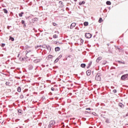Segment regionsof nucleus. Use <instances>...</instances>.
I'll return each mask as SVG.
<instances>
[{
    "instance_id": "f257e3e1",
    "label": "nucleus",
    "mask_w": 128,
    "mask_h": 128,
    "mask_svg": "<svg viewBox=\"0 0 128 128\" xmlns=\"http://www.w3.org/2000/svg\"><path fill=\"white\" fill-rule=\"evenodd\" d=\"M100 76H102V73L98 72L96 74L95 78L96 80L100 82V80H102V78H100Z\"/></svg>"
},
{
    "instance_id": "f03ea898",
    "label": "nucleus",
    "mask_w": 128,
    "mask_h": 128,
    "mask_svg": "<svg viewBox=\"0 0 128 128\" xmlns=\"http://www.w3.org/2000/svg\"><path fill=\"white\" fill-rule=\"evenodd\" d=\"M126 79L128 80V74H124L120 77L121 80H126Z\"/></svg>"
},
{
    "instance_id": "7ed1b4c3",
    "label": "nucleus",
    "mask_w": 128,
    "mask_h": 128,
    "mask_svg": "<svg viewBox=\"0 0 128 128\" xmlns=\"http://www.w3.org/2000/svg\"><path fill=\"white\" fill-rule=\"evenodd\" d=\"M54 124H56V121L50 120L48 126V128H52V126H54Z\"/></svg>"
},
{
    "instance_id": "20e7f679",
    "label": "nucleus",
    "mask_w": 128,
    "mask_h": 128,
    "mask_svg": "<svg viewBox=\"0 0 128 128\" xmlns=\"http://www.w3.org/2000/svg\"><path fill=\"white\" fill-rule=\"evenodd\" d=\"M92 34L90 33L85 34V38H92Z\"/></svg>"
},
{
    "instance_id": "39448f33",
    "label": "nucleus",
    "mask_w": 128,
    "mask_h": 128,
    "mask_svg": "<svg viewBox=\"0 0 128 128\" xmlns=\"http://www.w3.org/2000/svg\"><path fill=\"white\" fill-rule=\"evenodd\" d=\"M24 114V111L22 110L21 109H18V116H22Z\"/></svg>"
},
{
    "instance_id": "423d86ee",
    "label": "nucleus",
    "mask_w": 128,
    "mask_h": 128,
    "mask_svg": "<svg viewBox=\"0 0 128 128\" xmlns=\"http://www.w3.org/2000/svg\"><path fill=\"white\" fill-rule=\"evenodd\" d=\"M115 48H116V50H118L120 52H123L124 50H122V48H120L118 46H115Z\"/></svg>"
},
{
    "instance_id": "0eeeda50",
    "label": "nucleus",
    "mask_w": 128,
    "mask_h": 128,
    "mask_svg": "<svg viewBox=\"0 0 128 128\" xmlns=\"http://www.w3.org/2000/svg\"><path fill=\"white\" fill-rule=\"evenodd\" d=\"M21 24H22L23 25V27L24 28H26V21H24V20H22Z\"/></svg>"
},
{
    "instance_id": "6e6552de",
    "label": "nucleus",
    "mask_w": 128,
    "mask_h": 128,
    "mask_svg": "<svg viewBox=\"0 0 128 128\" xmlns=\"http://www.w3.org/2000/svg\"><path fill=\"white\" fill-rule=\"evenodd\" d=\"M76 26V22L72 23L70 26V29L72 30V28H74Z\"/></svg>"
},
{
    "instance_id": "1a4fd4ad",
    "label": "nucleus",
    "mask_w": 128,
    "mask_h": 128,
    "mask_svg": "<svg viewBox=\"0 0 128 128\" xmlns=\"http://www.w3.org/2000/svg\"><path fill=\"white\" fill-rule=\"evenodd\" d=\"M28 70H34V66L32 64H30L28 66Z\"/></svg>"
},
{
    "instance_id": "9d476101",
    "label": "nucleus",
    "mask_w": 128,
    "mask_h": 128,
    "mask_svg": "<svg viewBox=\"0 0 128 128\" xmlns=\"http://www.w3.org/2000/svg\"><path fill=\"white\" fill-rule=\"evenodd\" d=\"M118 106L121 108H124V105L120 102L118 103Z\"/></svg>"
},
{
    "instance_id": "9b49d317",
    "label": "nucleus",
    "mask_w": 128,
    "mask_h": 128,
    "mask_svg": "<svg viewBox=\"0 0 128 128\" xmlns=\"http://www.w3.org/2000/svg\"><path fill=\"white\" fill-rule=\"evenodd\" d=\"M116 62L119 64H126V62L124 61H122V60H117Z\"/></svg>"
},
{
    "instance_id": "f8f14e48",
    "label": "nucleus",
    "mask_w": 128,
    "mask_h": 128,
    "mask_svg": "<svg viewBox=\"0 0 128 128\" xmlns=\"http://www.w3.org/2000/svg\"><path fill=\"white\" fill-rule=\"evenodd\" d=\"M86 75L88 76H90L91 74H92V70H88L86 71Z\"/></svg>"
},
{
    "instance_id": "ddd939ff",
    "label": "nucleus",
    "mask_w": 128,
    "mask_h": 128,
    "mask_svg": "<svg viewBox=\"0 0 128 128\" xmlns=\"http://www.w3.org/2000/svg\"><path fill=\"white\" fill-rule=\"evenodd\" d=\"M58 4H60V8H62L64 6V2H62V1H59Z\"/></svg>"
},
{
    "instance_id": "4468645a",
    "label": "nucleus",
    "mask_w": 128,
    "mask_h": 128,
    "mask_svg": "<svg viewBox=\"0 0 128 128\" xmlns=\"http://www.w3.org/2000/svg\"><path fill=\"white\" fill-rule=\"evenodd\" d=\"M34 64H38V62H40V59H36L34 60Z\"/></svg>"
},
{
    "instance_id": "2eb2a0df",
    "label": "nucleus",
    "mask_w": 128,
    "mask_h": 128,
    "mask_svg": "<svg viewBox=\"0 0 128 128\" xmlns=\"http://www.w3.org/2000/svg\"><path fill=\"white\" fill-rule=\"evenodd\" d=\"M102 56L98 57L96 60V62H98V63L100 62V60H102Z\"/></svg>"
},
{
    "instance_id": "dca6fc26",
    "label": "nucleus",
    "mask_w": 128,
    "mask_h": 128,
    "mask_svg": "<svg viewBox=\"0 0 128 128\" xmlns=\"http://www.w3.org/2000/svg\"><path fill=\"white\" fill-rule=\"evenodd\" d=\"M92 61H90V62L88 64V66L86 67V68H89L92 66Z\"/></svg>"
},
{
    "instance_id": "f3484780",
    "label": "nucleus",
    "mask_w": 128,
    "mask_h": 128,
    "mask_svg": "<svg viewBox=\"0 0 128 128\" xmlns=\"http://www.w3.org/2000/svg\"><path fill=\"white\" fill-rule=\"evenodd\" d=\"M105 120V122H106V124H110V119L108 118H106V119Z\"/></svg>"
},
{
    "instance_id": "a211bd4d",
    "label": "nucleus",
    "mask_w": 128,
    "mask_h": 128,
    "mask_svg": "<svg viewBox=\"0 0 128 128\" xmlns=\"http://www.w3.org/2000/svg\"><path fill=\"white\" fill-rule=\"evenodd\" d=\"M9 40H11V42H14V38L12 36H9Z\"/></svg>"
},
{
    "instance_id": "6ab92c4d",
    "label": "nucleus",
    "mask_w": 128,
    "mask_h": 128,
    "mask_svg": "<svg viewBox=\"0 0 128 128\" xmlns=\"http://www.w3.org/2000/svg\"><path fill=\"white\" fill-rule=\"evenodd\" d=\"M24 14V12H21L20 13L18 14V16L20 18H22V16Z\"/></svg>"
},
{
    "instance_id": "aec40b11",
    "label": "nucleus",
    "mask_w": 128,
    "mask_h": 128,
    "mask_svg": "<svg viewBox=\"0 0 128 128\" xmlns=\"http://www.w3.org/2000/svg\"><path fill=\"white\" fill-rule=\"evenodd\" d=\"M86 4V1L83 0L82 2H78V5L79 6H82V4Z\"/></svg>"
},
{
    "instance_id": "412c9836",
    "label": "nucleus",
    "mask_w": 128,
    "mask_h": 128,
    "mask_svg": "<svg viewBox=\"0 0 128 128\" xmlns=\"http://www.w3.org/2000/svg\"><path fill=\"white\" fill-rule=\"evenodd\" d=\"M80 66L81 68H86V64L84 63H82L80 64Z\"/></svg>"
},
{
    "instance_id": "4be33fe9",
    "label": "nucleus",
    "mask_w": 128,
    "mask_h": 128,
    "mask_svg": "<svg viewBox=\"0 0 128 128\" xmlns=\"http://www.w3.org/2000/svg\"><path fill=\"white\" fill-rule=\"evenodd\" d=\"M46 48L50 52V51L52 50V47L50 45H48Z\"/></svg>"
},
{
    "instance_id": "5701e85b",
    "label": "nucleus",
    "mask_w": 128,
    "mask_h": 128,
    "mask_svg": "<svg viewBox=\"0 0 128 128\" xmlns=\"http://www.w3.org/2000/svg\"><path fill=\"white\" fill-rule=\"evenodd\" d=\"M60 48L56 46L55 48V52H60Z\"/></svg>"
},
{
    "instance_id": "b1692460",
    "label": "nucleus",
    "mask_w": 128,
    "mask_h": 128,
    "mask_svg": "<svg viewBox=\"0 0 128 128\" xmlns=\"http://www.w3.org/2000/svg\"><path fill=\"white\" fill-rule=\"evenodd\" d=\"M2 10L4 14H8V11L6 10V8H4Z\"/></svg>"
},
{
    "instance_id": "393cba45",
    "label": "nucleus",
    "mask_w": 128,
    "mask_h": 128,
    "mask_svg": "<svg viewBox=\"0 0 128 128\" xmlns=\"http://www.w3.org/2000/svg\"><path fill=\"white\" fill-rule=\"evenodd\" d=\"M17 92H22V88L20 86H19L17 88Z\"/></svg>"
},
{
    "instance_id": "a878e982",
    "label": "nucleus",
    "mask_w": 128,
    "mask_h": 128,
    "mask_svg": "<svg viewBox=\"0 0 128 128\" xmlns=\"http://www.w3.org/2000/svg\"><path fill=\"white\" fill-rule=\"evenodd\" d=\"M106 4L107 6H110V4H112V2H110V0H108L106 2Z\"/></svg>"
},
{
    "instance_id": "bb28decb",
    "label": "nucleus",
    "mask_w": 128,
    "mask_h": 128,
    "mask_svg": "<svg viewBox=\"0 0 128 128\" xmlns=\"http://www.w3.org/2000/svg\"><path fill=\"white\" fill-rule=\"evenodd\" d=\"M38 48H42V45H37L36 46H35L36 50H38Z\"/></svg>"
},
{
    "instance_id": "cd10ccee",
    "label": "nucleus",
    "mask_w": 128,
    "mask_h": 128,
    "mask_svg": "<svg viewBox=\"0 0 128 128\" xmlns=\"http://www.w3.org/2000/svg\"><path fill=\"white\" fill-rule=\"evenodd\" d=\"M18 60H20V62H24V57L20 56Z\"/></svg>"
},
{
    "instance_id": "c85d7f7f",
    "label": "nucleus",
    "mask_w": 128,
    "mask_h": 128,
    "mask_svg": "<svg viewBox=\"0 0 128 128\" xmlns=\"http://www.w3.org/2000/svg\"><path fill=\"white\" fill-rule=\"evenodd\" d=\"M38 18H35L32 19V20L33 22H38Z\"/></svg>"
},
{
    "instance_id": "c756f323",
    "label": "nucleus",
    "mask_w": 128,
    "mask_h": 128,
    "mask_svg": "<svg viewBox=\"0 0 128 128\" xmlns=\"http://www.w3.org/2000/svg\"><path fill=\"white\" fill-rule=\"evenodd\" d=\"M84 26H88V22H84Z\"/></svg>"
},
{
    "instance_id": "7c9ffc66",
    "label": "nucleus",
    "mask_w": 128,
    "mask_h": 128,
    "mask_svg": "<svg viewBox=\"0 0 128 128\" xmlns=\"http://www.w3.org/2000/svg\"><path fill=\"white\" fill-rule=\"evenodd\" d=\"M102 22H104V20H102V17H100L98 20V22L100 24Z\"/></svg>"
},
{
    "instance_id": "2f4dec72",
    "label": "nucleus",
    "mask_w": 128,
    "mask_h": 128,
    "mask_svg": "<svg viewBox=\"0 0 128 128\" xmlns=\"http://www.w3.org/2000/svg\"><path fill=\"white\" fill-rule=\"evenodd\" d=\"M0 46H1V48H4V46H6V44L2 43L0 44Z\"/></svg>"
},
{
    "instance_id": "473e14b6",
    "label": "nucleus",
    "mask_w": 128,
    "mask_h": 128,
    "mask_svg": "<svg viewBox=\"0 0 128 128\" xmlns=\"http://www.w3.org/2000/svg\"><path fill=\"white\" fill-rule=\"evenodd\" d=\"M48 45H46V44H43V45L42 46V48H48Z\"/></svg>"
},
{
    "instance_id": "72a5a7b5",
    "label": "nucleus",
    "mask_w": 128,
    "mask_h": 128,
    "mask_svg": "<svg viewBox=\"0 0 128 128\" xmlns=\"http://www.w3.org/2000/svg\"><path fill=\"white\" fill-rule=\"evenodd\" d=\"M6 86H10V82H6Z\"/></svg>"
},
{
    "instance_id": "f704fd0d",
    "label": "nucleus",
    "mask_w": 128,
    "mask_h": 128,
    "mask_svg": "<svg viewBox=\"0 0 128 128\" xmlns=\"http://www.w3.org/2000/svg\"><path fill=\"white\" fill-rule=\"evenodd\" d=\"M58 38V35H56V34H54V35H53V38Z\"/></svg>"
},
{
    "instance_id": "c9c22d12",
    "label": "nucleus",
    "mask_w": 128,
    "mask_h": 128,
    "mask_svg": "<svg viewBox=\"0 0 128 128\" xmlns=\"http://www.w3.org/2000/svg\"><path fill=\"white\" fill-rule=\"evenodd\" d=\"M92 114H93V116H98V114H96V112H92Z\"/></svg>"
},
{
    "instance_id": "e433bc0d",
    "label": "nucleus",
    "mask_w": 128,
    "mask_h": 128,
    "mask_svg": "<svg viewBox=\"0 0 128 128\" xmlns=\"http://www.w3.org/2000/svg\"><path fill=\"white\" fill-rule=\"evenodd\" d=\"M32 52V50H26V54H28V52Z\"/></svg>"
},
{
    "instance_id": "4c0bfd02",
    "label": "nucleus",
    "mask_w": 128,
    "mask_h": 128,
    "mask_svg": "<svg viewBox=\"0 0 128 128\" xmlns=\"http://www.w3.org/2000/svg\"><path fill=\"white\" fill-rule=\"evenodd\" d=\"M84 44V40L82 39H80V46H82V44Z\"/></svg>"
},
{
    "instance_id": "58836bf2",
    "label": "nucleus",
    "mask_w": 128,
    "mask_h": 128,
    "mask_svg": "<svg viewBox=\"0 0 128 128\" xmlns=\"http://www.w3.org/2000/svg\"><path fill=\"white\" fill-rule=\"evenodd\" d=\"M58 60H58V58H56L54 60V64H56V62H58Z\"/></svg>"
},
{
    "instance_id": "ea45409f",
    "label": "nucleus",
    "mask_w": 128,
    "mask_h": 128,
    "mask_svg": "<svg viewBox=\"0 0 128 128\" xmlns=\"http://www.w3.org/2000/svg\"><path fill=\"white\" fill-rule=\"evenodd\" d=\"M112 92H114V94H116V92H118V90H116V89H114L112 90Z\"/></svg>"
},
{
    "instance_id": "a19ab883",
    "label": "nucleus",
    "mask_w": 128,
    "mask_h": 128,
    "mask_svg": "<svg viewBox=\"0 0 128 128\" xmlns=\"http://www.w3.org/2000/svg\"><path fill=\"white\" fill-rule=\"evenodd\" d=\"M48 58H54V56H52V55L49 54L48 55Z\"/></svg>"
},
{
    "instance_id": "79ce46f5",
    "label": "nucleus",
    "mask_w": 128,
    "mask_h": 128,
    "mask_svg": "<svg viewBox=\"0 0 128 128\" xmlns=\"http://www.w3.org/2000/svg\"><path fill=\"white\" fill-rule=\"evenodd\" d=\"M62 58V54H60L58 58H58V60H60V58Z\"/></svg>"
},
{
    "instance_id": "37998d69",
    "label": "nucleus",
    "mask_w": 128,
    "mask_h": 128,
    "mask_svg": "<svg viewBox=\"0 0 128 128\" xmlns=\"http://www.w3.org/2000/svg\"><path fill=\"white\" fill-rule=\"evenodd\" d=\"M105 116H106V115L102 114L100 115V116H102V118H104V120H106V118Z\"/></svg>"
},
{
    "instance_id": "c03bdc74",
    "label": "nucleus",
    "mask_w": 128,
    "mask_h": 128,
    "mask_svg": "<svg viewBox=\"0 0 128 128\" xmlns=\"http://www.w3.org/2000/svg\"><path fill=\"white\" fill-rule=\"evenodd\" d=\"M79 26H80V28H82V26H84V24H80Z\"/></svg>"
},
{
    "instance_id": "a18cd8bd",
    "label": "nucleus",
    "mask_w": 128,
    "mask_h": 128,
    "mask_svg": "<svg viewBox=\"0 0 128 128\" xmlns=\"http://www.w3.org/2000/svg\"><path fill=\"white\" fill-rule=\"evenodd\" d=\"M23 58H24V60H26L27 58H28V57L27 56H24V57H23Z\"/></svg>"
},
{
    "instance_id": "49530a36",
    "label": "nucleus",
    "mask_w": 128,
    "mask_h": 128,
    "mask_svg": "<svg viewBox=\"0 0 128 128\" xmlns=\"http://www.w3.org/2000/svg\"><path fill=\"white\" fill-rule=\"evenodd\" d=\"M58 42H58V41H55L54 42V44H57V46H58Z\"/></svg>"
},
{
    "instance_id": "de8ad7c7",
    "label": "nucleus",
    "mask_w": 128,
    "mask_h": 128,
    "mask_svg": "<svg viewBox=\"0 0 128 128\" xmlns=\"http://www.w3.org/2000/svg\"><path fill=\"white\" fill-rule=\"evenodd\" d=\"M52 25L54 26H58V24H56V22H53Z\"/></svg>"
},
{
    "instance_id": "09e8293b",
    "label": "nucleus",
    "mask_w": 128,
    "mask_h": 128,
    "mask_svg": "<svg viewBox=\"0 0 128 128\" xmlns=\"http://www.w3.org/2000/svg\"><path fill=\"white\" fill-rule=\"evenodd\" d=\"M86 110H92V108H86Z\"/></svg>"
},
{
    "instance_id": "8fccbe9b",
    "label": "nucleus",
    "mask_w": 128,
    "mask_h": 128,
    "mask_svg": "<svg viewBox=\"0 0 128 128\" xmlns=\"http://www.w3.org/2000/svg\"><path fill=\"white\" fill-rule=\"evenodd\" d=\"M54 90H56L54 88V87H52L51 88V90H52V92H54Z\"/></svg>"
},
{
    "instance_id": "3c124183",
    "label": "nucleus",
    "mask_w": 128,
    "mask_h": 128,
    "mask_svg": "<svg viewBox=\"0 0 128 128\" xmlns=\"http://www.w3.org/2000/svg\"><path fill=\"white\" fill-rule=\"evenodd\" d=\"M72 55H68V56H66V60H68V58H72Z\"/></svg>"
},
{
    "instance_id": "603ef678",
    "label": "nucleus",
    "mask_w": 128,
    "mask_h": 128,
    "mask_svg": "<svg viewBox=\"0 0 128 128\" xmlns=\"http://www.w3.org/2000/svg\"><path fill=\"white\" fill-rule=\"evenodd\" d=\"M41 100H46V97H44V96H42Z\"/></svg>"
},
{
    "instance_id": "864d4df0",
    "label": "nucleus",
    "mask_w": 128,
    "mask_h": 128,
    "mask_svg": "<svg viewBox=\"0 0 128 128\" xmlns=\"http://www.w3.org/2000/svg\"><path fill=\"white\" fill-rule=\"evenodd\" d=\"M76 30H80V28H78V26H76L75 28Z\"/></svg>"
},
{
    "instance_id": "5fc2aeb1",
    "label": "nucleus",
    "mask_w": 128,
    "mask_h": 128,
    "mask_svg": "<svg viewBox=\"0 0 128 128\" xmlns=\"http://www.w3.org/2000/svg\"><path fill=\"white\" fill-rule=\"evenodd\" d=\"M20 52H19L18 53V56H17V58H20Z\"/></svg>"
},
{
    "instance_id": "6e6d98bb",
    "label": "nucleus",
    "mask_w": 128,
    "mask_h": 128,
    "mask_svg": "<svg viewBox=\"0 0 128 128\" xmlns=\"http://www.w3.org/2000/svg\"><path fill=\"white\" fill-rule=\"evenodd\" d=\"M20 98H24V95L21 94V95L20 96Z\"/></svg>"
},
{
    "instance_id": "4d7b16f0",
    "label": "nucleus",
    "mask_w": 128,
    "mask_h": 128,
    "mask_svg": "<svg viewBox=\"0 0 128 128\" xmlns=\"http://www.w3.org/2000/svg\"><path fill=\"white\" fill-rule=\"evenodd\" d=\"M108 52L109 54H112V50H108Z\"/></svg>"
},
{
    "instance_id": "13d9d810",
    "label": "nucleus",
    "mask_w": 128,
    "mask_h": 128,
    "mask_svg": "<svg viewBox=\"0 0 128 128\" xmlns=\"http://www.w3.org/2000/svg\"><path fill=\"white\" fill-rule=\"evenodd\" d=\"M108 12V10H106V8H104V12Z\"/></svg>"
},
{
    "instance_id": "bf43d9fd",
    "label": "nucleus",
    "mask_w": 128,
    "mask_h": 128,
    "mask_svg": "<svg viewBox=\"0 0 128 128\" xmlns=\"http://www.w3.org/2000/svg\"><path fill=\"white\" fill-rule=\"evenodd\" d=\"M106 62H108L106 61H104V62L102 63V64H106Z\"/></svg>"
},
{
    "instance_id": "052dcab7",
    "label": "nucleus",
    "mask_w": 128,
    "mask_h": 128,
    "mask_svg": "<svg viewBox=\"0 0 128 128\" xmlns=\"http://www.w3.org/2000/svg\"><path fill=\"white\" fill-rule=\"evenodd\" d=\"M10 28H12V26H7V29L10 30Z\"/></svg>"
},
{
    "instance_id": "680f3d73",
    "label": "nucleus",
    "mask_w": 128,
    "mask_h": 128,
    "mask_svg": "<svg viewBox=\"0 0 128 128\" xmlns=\"http://www.w3.org/2000/svg\"><path fill=\"white\" fill-rule=\"evenodd\" d=\"M66 10L68 12V11L70 10V8H68V7H66Z\"/></svg>"
},
{
    "instance_id": "e2e57ef3",
    "label": "nucleus",
    "mask_w": 128,
    "mask_h": 128,
    "mask_svg": "<svg viewBox=\"0 0 128 128\" xmlns=\"http://www.w3.org/2000/svg\"><path fill=\"white\" fill-rule=\"evenodd\" d=\"M84 114H88V111H84Z\"/></svg>"
},
{
    "instance_id": "0e129e2a",
    "label": "nucleus",
    "mask_w": 128,
    "mask_h": 128,
    "mask_svg": "<svg viewBox=\"0 0 128 128\" xmlns=\"http://www.w3.org/2000/svg\"><path fill=\"white\" fill-rule=\"evenodd\" d=\"M25 48H30V46H26Z\"/></svg>"
},
{
    "instance_id": "69168bd1",
    "label": "nucleus",
    "mask_w": 128,
    "mask_h": 128,
    "mask_svg": "<svg viewBox=\"0 0 128 128\" xmlns=\"http://www.w3.org/2000/svg\"><path fill=\"white\" fill-rule=\"evenodd\" d=\"M49 94L50 96H52V92H50L49 94Z\"/></svg>"
},
{
    "instance_id": "338daca9",
    "label": "nucleus",
    "mask_w": 128,
    "mask_h": 128,
    "mask_svg": "<svg viewBox=\"0 0 128 128\" xmlns=\"http://www.w3.org/2000/svg\"><path fill=\"white\" fill-rule=\"evenodd\" d=\"M25 18L26 20H28V18H30V16H26Z\"/></svg>"
},
{
    "instance_id": "774afa93",
    "label": "nucleus",
    "mask_w": 128,
    "mask_h": 128,
    "mask_svg": "<svg viewBox=\"0 0 128 128\" xmlns=\"http://www.w3.org/2000/svg\"><path fill=\"white\" fill-rule=\"evenodd\" d=\"M92 72V76H94V71H92V72Z\"/></svg>"
}]
</instances>
